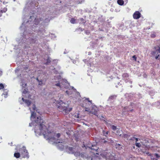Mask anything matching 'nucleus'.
<instances>
[{"mask_svg": "<svg viewBox=\"0 0 160 160\" xmlns=\"http://www.w3.org/2000/svg\"><path fill=\"white\" fill-rule=\"evenodd\" d=\"M7 94H8V93H7V92H6L5 93V94H4V95H7Z\"/></svg>", "mask_w": 160, "mask_h": 160, "instance_id": "nucleus-40", "label": "nucleus"}, {"mask_svg": "<svg viewBox=\"0 0 160 160\" xmlns=\"http://www.w3.org/2000/svg\"><path fill=\"white\" fill-rule=\"evenodd\" d=\"M117 3L119 5L122 6L123 5L124 2L123 0H118Z\"/></svg>", "mask_w": 160, "mask_h": 160, "instance_id": "nucleus-11", "label": "nucleus"}, {"mask_svg": "<svg viewBox=\"0 0 160 160\" xmlns=\"http://www.w3.org/2000/svg\"><path fill=\"white\" fill-rule=\"evenodd\" d=\"M60 136V134L59 133H58L57 134L56 137L58 138H59Z\"/></svg>", "mask_w": 160, "mask_h": 160, "instance_id": "nucleus-30", "label": "nucleus"}, {"mask_svg": "<svg viewBox=\"0 0 160 160\" xmlns=\"http://www.w3.org/2000/svg\"><path fill=\"white\" fill-rule=\"evenodd\" d=\"M24 102L27 104L28 106H29L31 104V102L29 100L27 99L25 100Z\"/></svg>", "mask_w": 160, "mask_h": 160, "instance_id": "nucleus-13", "label": "nucleus"}, {"mask_svg": "<svg viewBox=\"0 0 160 160\" xmlns=\"http://www.w3.org/2000/svg\"><path fill=\"white\" fill-rule=\"evenodd\" d=\"M156 35L155 33H153L151 35V37L152 38H154L156 37Z\"/></svg>", "mask_w": 160, "mask_h": 160, "instance_id": "nucleus-25", "label": "nucleus"}, {"mask_svg": "<svg viewBox=\"0 0 160 160\" xmlns=\"http://www.w3.org/2000/svg\"><path fill=\"white\" fill-rule=\"evenodd\" d=\"M56 83L54 84L55 86L58 87H59L60 88H61V85H60V81H59L58 83H57L56 82H55Z\"/></svg>", "mask_w": 160, "mask_h": 160, "instance_id": "nucleus-17", "label": "nucleus"}, {"mask_svg": "<svg viewBox=\"0 0 160 160\" xmlns=\"http://www.w3.org/2000/svg\"><path fill=\"white\" fill-rule=\"evenodd\" d=\"M27 92V90L26 89H24V90L23 91V93L24 94H26Z\"/></svg>", "mask_w": 160, "mask_h": 160, "instance_id": "nucleus-29", "label": "nucleus"}, {"mask_svg": "<svg viewBox=\"0 0 160 160\" xmlns=\"http://www.w3.org/2000/svg\"><path fill=\"white\" fill-rule=\"evenodd\" d=\"M117 134H118V135H119V136H121V135H122V134H120V130L119 129V130H118L117 131Z\"/></svg>", "mask_w": 160, "mask_h": 160, "instance_id": "nucleus-23", "label": "nucleus"}, {"mask_svg": "<svg viewBox=\"0 0 160 160\" xmlns=\"http://www.w3.org/2000/svg\"><path fill=\"white\" fill-rule=\"evenodd\" d=\"M133 18L135 19H138L141 17V13L139 11H136L133 15Z\"/></svg>", "mask_w": 160, "mask_h": 160, "instance_id": "nucleus-7", "label": "nucleus"}, {"mask_svg": "<svg viewBox=\"0 0 160 160\" xmlns=\"http://www.w3.org/2000/svg\"><path fill=\"white\" fill-rule=\"evenodd\" d=\"M0 31H1L0 30Z\"/></svg>", "mask_w": 160, "mask_h": 160, "instance_id": "nucleus-43", "label": "nucleus"}, {"mask_svg": "<svg viewBox=\"0 0 160 160\" xmlns=\"http://www.w3.org/2000/svg\"><path fill=\"white\" fill-rule=\"evenodd\" d=\"M112 128L113 130L115 131L117 129V127L114 125H112Z\"/></svg>", "mask_w": 160, "mask_h": 160, "instance_id": "nucleus-24", "label": "nucleus"}, {"mask_svg": "<svg viewBox=\"0 0 160 160\" xmlns=\"http://www.w3.org/2000/svg\"><path fill=\"white\" fill-rule=\"evenodd\" d=\"M66 149L69 153L73 154L75 156H77L80 155V153L78 151L77 148H76V147L74 148L67 146Z\"/></svg>", "mask_w": 160, "mask_h": 160, "instance_id": "nucleus-4", "label": "nucleus"}, {"mask_svg": "<svg viewBox=\"0 0 160 160\" xmlns=\"http://www.w3.org/2000/svg\"><path fill=\"white\" fill-rule=\"evenodd\" d=\"M156 53L158 54V53H160V47H159L158 49L156 50L155 51L153 52L152 53V55L153 56H155Z\"/></svg>", "mask_w": 160, "mask_h": 160, "instance_id": "nucleus-9", "label": "nucleus"}, {"mask_svg": "<svg viewBox=\"0 0 160 160\" xmlns=\"http://www.w3.org/2000/svg\"><path fill=\"white\" fill-rule=\"evenodd\" d=\"M22 100L24 102H25V100L26 99H24V98H22Z\"/></svg>", "mask_w": 160, "mask_h": 160, "instance_id": "nucleus-37", "label": "nucleus"}, {"mask_svg": "<svg viewBox=\"0 0 160 160\" xmlns=\"http://www.w3.org/2000/svg\"><path fill=\"white\" fill-rule=\"evenodd\" d=\"M2 72L0 70V77L2 75Z\"/></svg>", "mask_w": 160, "mask_h": 160, "instance_id": "nucleus-36", "label": "nucleus"}, {"mask_svg": "<svg viewBox=\"0 0 160 160\" xmlns=\"http://www.w3.org/2000/svg\"><path fill=\"white\" fill-rule=\"evenodd\" d=\"M56 106L58 110L62 112L64 114H67L72 111V108H69V104L63 102L62 101H58L56 102Z\"/></svg>", "mask_w": 160, "mask_h": 160, "instance_id": "nucleus-2", "label": "nucleus"}, {"mask_svg": "<svg viewBox=\"0 0 160 160\" xmlns=\"http://www.w3.org/2000/svg\"><path fill=\"white\" fill-rule=\"evenodd\" d=\"M101 156H102V157L106 158L107 160L108 159H112L114 157L111 153H108L107 152H105L104 154H101Z\"/></svg>", "mask_w": 160, "mask_h": 160, "instance_id": "nucleus-6", "label": "nucleus"}, {"mask_svg": "<svg viewBox=\"0 0 160 160\" xmlns=\"http://www.w3.org/2000/svg\"><path fill=\"white\" fill-rule=\"evenodd\" d=\"M84 104L85 103L86 106L85 111L88 112L89 114H93L98 116L97 115V108L94 106L92 107V109L91 110L89 108V107L92 106V101L90 100L88 98H85L83 101Z\"/></svg>", "mask_w": 160, "mask_h": 160, "instance_id": "nucleus-3", "label": "nucleus"}, {"mask_svg": "<svg viewBox=\"0 0 160 160\" xmlns=\"http://www.w3.org/2000/svg\"><path fill=\"white\" fill-rule=\"evenodd\" d=\"M38 82L39 85H41L42 84V80H40Z\"/></svg>", "mask_w": 160, "mask_h": 160, "instance_id": "nucleus-31", "label": "nucleus"}, {"mask_svg": "<svg viewBox=\"0 0 160 160\" xmlns=\"http://www.w3.org/2000/svg\"><path fill=\"white\" fill-rule=\"evenodd\" d=\"M36 80L38 81V82H39V81H40L38 79V78H37Z\"/></svg>", "mask_w": 160, "mask_h": 160, "instance_id": "nucleus-39", "label": "nucleus"}, {"mask_svg": "<svg viewBox=\"0 0 160 160\" xmlns=\"http://www.w3.org/2000/svg\"><path fill=\"white\" fill-rule=\"evenodd\" d=\"M132 58H133L134 60L135 61H136V60H137V57H136V56L135 55H133L132 57Z\"/></svg>", "mask_w": 160, "mask_h": 160, "instance_id": "nucleus-28", "label": "nucleus"}, {"mask_svg": "<svg viewBox=\"0 0 160 160\" xmlns=\"http://www.w3.org/2000/svg\"><path fill=\"white\" fill-rule=\"evenodd\" d=\"M122 137L124 138H128V136L127 134H124L123 135Z\"/></svg>", "mask_w": 160, "mask_h": 160, "instance_id": "nucleus-26", "label": "nucleus"}, {"mask_svg": "<svg viewBox=\"0 0 160 160\" xmlns=\"http://www.w3.org/2000/svg\"><path fill=\"white\" fill-rule=\"evenodd\" d=\"M36 113L34 112H32L31 113V118H35L36 117Z\"/></svg>", "mask_w": 160, "mask_h": 160, "instance_id": "nucleus-14", "label": "nucleus"}, {"mask_svg": "<svg viewBox=\"0 0 160 160\" xmlns=\"http://www.w3.org/2000/svg\"><path fill=\"white\" fill-rule=\"evenodd\" d=\"M108 131H107L105 132L104 131H103L102 133L103 134L104 136H106V137H107V135H108Z\"/></svg>", "mask_w": 160, "mask_h": 160, "instance_id": "nucleus-18", "label": "nucleus"}, {"mask_svg": "<svg viewBox=\"0 0 160 160\" xmlns=\"http://www.w3.org/2000/svg\"><path fill=\"white\" fill-rule=\"evenodd\" d=\"M4 88V86L3 84L1 83H0V90L3 89Z\"/></svg>", "mask_w": 160, "mask_h": 160, "instance_id": "nucleus-20", "label": "nucleus"}, {"mask_svg": "<svg viewBox=\"0 0 160 160\" xmlns=\"http://www.w3.org/2000/svg\"><path fill=\"white\" fill-rule=\"evenodd\" d=\"M113 97V96H111V97H110V98H112Z\"/></svg>", "mask_w": 160, "mask_h": 160, "instance_id": "nucleus-41", "label": "nucleus"}, {"mask_svg": "<svg viewBox=\"0 0 160 160\" xmlns=\"http://www.w3.org/2000/svg\"><path fill=\"white\" fill-rule=\"evenodd\" d=\"M76 20L74 18H72L70 20V22L72 24H74L75 23Z\"/></svg>", "mask_w": 160, "mask_h": 160, "instance_id": "nucleus-19", "label": "nucleus"}, {"mask_svg": "<svg viewBox=\"0 0 160 160\" xmlns=\"http://www.w3.org/2000/svg\"><path fill=\"white\" fill-rule=\"evenodd\" d=\"M20 151L21 152V155L24 158H29L28 153L25 147L23 146Z\"/></svg>", "mask_w": 160, "mask_h": 160, "instance_id": "nucleus-5", "label": "nucleus"}, {"mask_svg": "<svg viewBox=\"0 0 160 160\" xmlns=\"http://www.w3.org/2000/svg\"><path fill=\"white\" fill-rule=\"evenodd\" d=\"M33 110H35L36 109V107L35 104H33L32 106Z\"/></svg>", "mask_w": 160, "mask_h": 160, "instance_id": "nucleus-32", "label": "nucleus"}, {"mask_svg": "<svg viewBox=\"0 0 160 160\" xmlns=\"http://www.w3.org/2000/svg\"><path fill=\"white\" fill-rule=\"evenodd\" d=\"M14 155V157L17 158H19L20 156V154L19 152H15Z\"/></svg>", "mask_w": 160, "mask_h": 160, "instance_id": "nucleus-12", "label": "nucleus"}, {"mask_svg": "<svg viewBox=\"0 0 160 160\" xmlns=\"http://www.w3.org/2000/svg\"><path fill=\"white\" fill-rule=\"evenodd\" d=\"M41 20H42L41 18H40L39 19L36 18H35L34 20L35 24L36 25H38L39 24V23L40 21H41Z\"/></svg>", "mask_w": 160, "mask_h": 160, "instance_id": "nucleus-10", "label": "nucleus"}, {"mask_svg": "<svg viewBox=\"0 0 160 160\" xmlns=\"http://www.w3.org/2000/svg\"><path fill=\"white\" fill-rule=\"evenodd\" d=\"M47 62L46 63V64H48V63H50V62H51L50 60V59L49 58H48L47 59Z\"/></svg>", "mask_w": 160, "mask_h": 160, "instance_id": "nucleus-21", "label": "nucleus"}, {"mask_svg": "<svg viewBox=\"0 0 160 160\" xmlns=\"http://www.w3.org/2000/svg\"><path fill=\"white\" fill-rule=\"evenodd\" d=\"M135 145L138 148L140 147L141 146V145L139 143L136 142Z\"/></svg>", "mask_w": 160, "mask_h": 160, "instance_id": "nucleus-22", "label": "nucleus"}, {"mask_svg": "<svg viewBox=\"0 0 160 160\" xmlns=\"http://www.w3.org/2000/svg\"><path fill=\"white\" fill-rule=\"evenodd\" d=\"M156 156L157 158H159L160 157V156H159L157 154H156Z\"/></svg>", "mask_w": 160, "mask_h": 160, "instance_id": "nucleus-35", "label": "nucleus"}, {"mask_svg": "<svg viewBox=\"0 0 160 160\" xmlns=\"http://www.w3.org/2000/svg\"><path fill=\"white\" fill-rule=\"evenodd\" d=\"M7 11V8H4L2 9H0V17L2 16V14L5 13Z\"/></svg>", "mask_w": 160, "mask_h": 160, "instance_id": "nucleus-8", "label": "nucleus"}, {"mask_svg": "<svg viewBox=\"0 0 160 160\" xmlns=\"http://www.w3.org/2000/svg\"><path fill=\"white\" fill-rule=\"evenodd\" d=\"M66 93H67V94H69V93H68V90H67L66 91Z\"/></svg>", "mask_w": 160, "mask_h": 160, "instance_id": "nucleus-38", "label": "nucleus"}, {"mask_svg": "<svg viewBox=\"0 0 160 160\" xmlns=\"http://www.w3.org/2000/svg\"><path fill=\"white\" fill-rule=\"evenodd\" d=\"M115 146H116V148H118V149H119V147H121V146L120 144H116V145H115Z\"/></svg>", "mask_w": 160, "mask_h": 160, "instance_id": "nucleus-27", "label": "nucleus"}, {"mask_svg": "<svg viewBox=\"0 0 160 160\" xmlns=\"http://www.w3.org/2000/svg\"><path fill=\"white\" fill-rule=\"evenodd\" d=\"M133 138L134 139H135L136 142L138 141V138H135L134 137H133Z\"/></svg>", "mask_w": 160, "mask_h": 160, "instance_id": "nucleus-33", "label": "nucleus"}, {"mask_svg": "<svg viewBox=\"0 0 160 160\" xmlns=\"http://www.w3.org/2000/svg\"><path fill=\"white\" fill-rule=\"evenodd\" d=\"M35 122L37 124H39L38 127L39 128L38 130L36 129V127H35L36 129H35V132H38L42 133L45 138L52 142H54L56 140V138H55L56 133L53 131H49L44 124L45 122L41 119V117H38L37 119L35 120Z\"/></svg>", "mask_w": 160, "mask_h": 160, "instance_id": "nucleus-1", "label": "nucleus"}, {"mask_svg": "<svg viewBox=\"0 0 160 160\" xmlns=\"http://www.w3.org/2000/svg\"><path fill=\"white\" fill-rule=\"evenodd\" d=\"M22 86L23 88L24 87V88H25L26 86H27V84H23Z\"/></svg>", "mask_w": 160, "mask_h": 160, "instance_id": "nucleus-34", "label": "nucleus"}, {"mask_svg": "<svg viewBox=\"0 0 160 160\" xmlns=\"http://www.w3.org/2000/svg\"><path fill=\"white\" fill-rule=\"evenodd\" d=\"M81 19H82V20H83V18H82Z\"/></svg>", "mask_w": 160, "mask_h": 160, "instance_id": "nucleus-42", "label": "nucleus"}, {"mask_svg": "<svg viewBox=\"0 0 160 160\" xmlns=\"http://www.w3.org/2000/svg\"><path fill=\"white\" fill-rule=\"evenodd\" d=\"M154 56L156 59H158L160 61V53H158V54L156 53Z\"/></svg>", "mask_w": 160, "mask_h": 160, "instance_id": "nucleus-15", "label": "nucleus"}, {"mask_svg": "<svg viewBox=\"0 0 160 160\" xmlns=\"http://www.w3.org/2000/svg\"><path fill=\"white\" fill-rule=\"evenodd\" d=\"M122 77L123 78H125L128 77L129 75L128 73H124L122 74Z\"/></svg>", "mask_w": 160, "mask_h": 160, "instance_id": "nucleus-16", "label": "nucleus"}]
</instances>
